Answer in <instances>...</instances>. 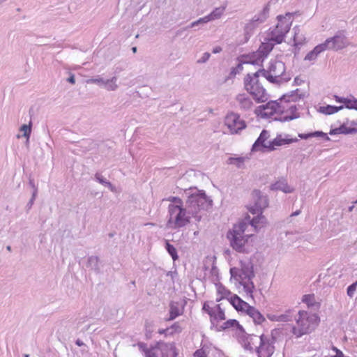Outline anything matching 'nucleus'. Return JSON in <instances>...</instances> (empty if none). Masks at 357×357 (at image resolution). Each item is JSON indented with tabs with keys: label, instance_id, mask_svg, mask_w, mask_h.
Here are the masks:
<instances>
[{
	"label": "nucleus",
	"instance_id": "obj_56",
	"mask_svg": "<svg viewBox=\"0 0 357 357\" xmlns=\"http://www.w3.org/2000/svg\"><path fill=\"white\" fill-rule=\"evenodd\" d=\"M331 357H344V354L342 353V351L337 350V353H336V355L331 356Z\"/></svg>",
	"mask_w": 357,
	"mask_h": 357
},
{
	"label": "nucleus",
	"instance_id": "obj_5",
	"mask_svg": "<svg viewBox=\"0 0 357 357\" xmlns=\"http://www.w3.org/2000/svg\"><path fill=\"white\" fill-rule=\"evenodd\" d=\"M296 320V326L292 327L291 332L296 337H300L314 330L318 325L319 317L315 314L299 311L298 317Z\"/></svg>",
	"mask_w": 357,
	"mask_h": 357
},
{
	"label": "nucleus",
	"instance_id": "obj_12",
	"mask_svg": "<svg viewBox=\"0 0 357 357\" xmlns=\"http://www.w3.org/2000/svg\"><path fill=\"white\" fill-rule=\"evenodd\" d=\"M280 99L275 101H270L265 105L259 107V115L264 119H271L279 121V111Z\"/></svg>",
	"mask_w": 357,
	"mask_h": 357
},
{
	"label": "nucleus",
	"instance_id": "obj_4",
	"mask_svg": "<svg viewBox=\"0 0 357 357\" xmlns=\"http://www.w3.org/2000/svg\"><path fill=\"white\" fill-rule=\"evenodd\" d=\"M261 76L269 82L282 84L291 79L289 73L286 72L284 63L279 60H271L266 69H260Z\"/></svg>",
	"mask_w": 357,
	"mask_h": 357
},
{
	"label": "nucleus",
	"instance_id": "obj_61",
	"mask_svg": "<svg viewBox=\"0 0 357 357\" xmlns=\"http://www.w3.org/2000/svg\"><path fill=\"white\" fill-rule=\"evenodd\" d=\"M354 208V206H349V207L348 211H349V212H351V211H353Z\"/></svg>",
	"mask_w": 357,
	"mask_h": 357
},
{
	"label": "nucleus",
	"instance_id": "obj_42",
	"mask_svg": "<svg viewBox=\"0 0 357 357\" xmlns=\"http://www.w3.org/2000/svg\"><path fill=\"white\" fill-rule=\"evenodd\" d=\"M208 22L206 16H204L203 17L199 18V20H197L196 21L191 22L189 25H188L187 26L183 28V30H187L188 29L194 28V27L199 26V25H203Z\"/></svg>",
	"mask_w": 357,
	"mask_h": 357
},
{
	"label": "nucleus",
	"instance_id": "obj_58",
	"mask_svg": "<svg viewBox=\"0 0 357 357\" xmlns=\"http://www.w3.org/2000/svg\"><path fill=\"white\" fill-rule=\"evenodd\" d=\"M75 344H76L77 346H79V347H81V346H82V345H84V342H83L81 340H79V339H77V340H76Z\"/></svg>",
	"mask_w": 357,
	"mask_h": 357
},
{
	"label": "nucleus",
	"instance_id": "obj_16",
	"mask_svg": "<svg viewBox=\"0 0 357 357\" xmlns=\"http://www.w3.org/2000/svg\"><path fill=\"white\" fill-rule=\"evenodd\" d=\"M298 141L297 138H289V135L279 134L273 140L268 141V151L276 150L277 146L289 144Z\"/></svg>",
	"mask_w": 357,
	"mask_h": 357
},
{
	"label": "nucleus",
	"instance_id": "obj_62",
	"mask_svg": "<svg viewBox=\"0 0 357 357\" xmlns=\"http://www.w3.org/2000/svg\"><path fill=\"white\" fill-rule=\"evenodd\" d=\"M332 349H333L334 351H335V353H337V350H339L337 347H334V346L332 347Z\"/></svg>",
	"mask_w": 357,
	"mask_h": 357
},
{
	"label": "nucleus",
	"instance_id": "obj_23",
	"mask_svg": "<svg viewBox=\"0 0 357 357\" xmlns=\"http://www.w3.org/2000/svg\"><path fill=\"white\" fill-rule=\"evenodd\" d=\"M273 190H280L285 193H291L294 191V188L289 186L285 180H280L271 185Z\"/></svg>",
	"mask_w": 357,
	"mask_h": 357
},
{
	"label": "nucleus",
	"instance_id": "obj_44",
	"mask_svg": "<svg viewBox=\"0 0 357 357\" xmlns=\"http://www.w3.org/2000/svg\"><path fill=\"white\" fill-rule=\"evenodd\" d=\"M99 259L96 256H91L88 258V264L90 267L95 270L98 269Z\"/></svg>",
	"mask_w": 357,
	"mask_h": 357
},
{
	"label": "nucleus",
	"instance_id": "obj_21",
	"mask_svg": "<svg viewBox=\"0 0 357 357\" xmlns=\"http://www.w3.org/2000/svg\"><path fill=\"white\" fill-rule=\"evenodd\" d=\"M305 98V93H303L300 89H297L295 91H291L289 93L284 94L280 100L286 102L288 104L294 103L303 100Z\"/></svg>",
	"mask_w": 357,
	"mask_h": 357
},
{
	"label": "nucleus",
	"instance_id": "obj_46",
	"mask_svg": "<svg viewBox=\"0 0 357 357\" xmlns=\"http://www.w3.org/2000/svg\"><path fill=\"white\" fill-rule=\"evenodd\" d=\"M291 311L288 310L284 314L279 315V321L287 322L292 319Z\"/></svg>",
	"mask_w": 357,
	"mask_h": 357
},
{
	"label": "nucleus",
	"instance_id": "obj_49",
	"mask_svg": "<svg viewBox=\"0 0 357 357\" xmlns=\"http://www.w3.org/2000/svg\"><path fill=\"white\" fill-rule=\"evenodd\" d=\"M168 201L173 202V205H181L183 206V201L181 199L177 197H169L167 199Z\"/></svg>",
	"mask_w": 357,
	"mask_h": 357
},
{
	"label": "nucleus",
	"instance_id": "obj_30",
	"mask_svg": "<svg viewBox=\"0 0 357 357\" xmlns=\"http://www.w3.org/2000/svg\"><path fill=\"white\" fill-rule=\"evenodd\" d=\"M294 32V43L295 46L303 45L305 41V37L301 33V29L298 26H295L293 29Z\"/></svg>",
	"mask_w": 357,
	"mask_h": 357
},
{
	"label": "nucleus",
	"instance_id": "obj_41",
	"mask_svg": "<svg viewBox=\"0 0 357 357\" xmlns=\"http://www.w3.org/2000/svg\"><path fill=\"white\" fill-rule=\"evenodd\" d=\"M165 248L167 252L171 255L174 261L176 260L178 258L176 249L174 248L173 245L170 244L167 241H166Z\"/></svg>",
	"mask_w": 357,
	"mask_h": 357
},
{
	"label": "nucleus",
	"instance_id": "obj_17",
	"mask_svg": "<svg viewBox=\"0 0 357 357\" xmlns=\"http://www.w3.org/2000/svg\"><path fill=\"white\" fill-rule=\"evenodd\" d=\"M253 195L257 199L255 201V204L249 207V211L252 214L261 213L262 211L268 206V199L266 196L261 195L258 190L254 191Z\"/></svg>",
	"mask_w": 357,
	"mask_h": 357
},
{
	"label": "nucleus",
	"instance_id": "obj_50",
	"mask_svg": "<svg viewBox=\"0 0 357 357\" xmlns=\"http://www.w3.org/2000/svg\"><path fill=\"white\" fill-rule=\"evenodd\" d=\"M211 54L208 52H205L203 54L202 56L197 60L198 63H206L210 58Z\"/></svg>",
	"mask_w": 357,
	"mask_h": 357
},
{
	"label": "nucleus",
	"instance_id": "obj_18",
	"mask_svg": "<svg viewBox=\"0 0 357 357\" xmlns=\"http://www.w3.org/2000/svg\"><path fill=\"white\" fill-rule=\"evenodd\" d=\"M245 89L252 95L253 98L257 102H264L266 100V90L259 83L254 86H250V84H247Z\"/></svg>",
	"mask_w": 357,
	"mask_h": 357
},
{
	"label": "nucleus",
	"instance_id": "obj_39",
	"mask_svg": "<svg viewBox=\"0 0 357 357\" xmlns=\"http://www.w3.org/2000/svg\"><path fill=\"white\" fill-rule=\"evenodd\" d=\"M181 314L180 310L177 305L172 303L169 309V317L168 320H174Z\"/></svg>",
	"mask_w": 357,
	"mask_h": 357
},
{
	"label": "nucleus",
	"instance_id": "obj_60",
	"mask_svg": "<svg viewBox=\"0 0 357 357\" xmlns=\"http://www.w3.org/2000/svg\"><path fill=\"white\" fill-rule=\"evenodd\" d=\"M301 213V211L300 210H297L296 211L294 212L291 216H296V215H298Z\"/></svg>",
	"mask_w": 357,
	"mask_h": 357
},
{
	"label": "nucleus",
	"instance_id": "obj_59",
	"mask_svg": "<svg viewBox=\"0 0 357 357\" xmlns=\"http://www.w3.org/2000/svg\"><path fill=\"white\" fill-rule=\"evenodd\" d=\"M29 184L35 190V189H37L36 185H35V183H34V181L33 179H30L29 180Z\"/></svg>",
	"mask_w": 357,
	"mask_h": 357
},
{
	"label": "nucleus",
	"instance_id": "obj_37",
	"mask_svg": "<svg viewBox=\"0 0 357 357\" xmlns=\"http://www.w3.org/2000/svg\"><path fill=\"white\" fill-rule=\"evenodd\" d=\"M234 327H236L241 332H243L244 331L243 326H241L236 319H229L222 326L224 330Z\"/></svg>",
	"mask_w": 357,
	"mask_h": 357
},
{
	"label": "nucleus",
	"instance_id": "obj_36",
	"mask_svg": "<svg viewBox=\"0 0 357 357\" xmlns=\"http://www.w3.org/2000/svg\"><path fill=\"white\" fill-rule=\"evenodd\" d=\"M217 292L220 295V298H217L216 301H219L224 298H227L231 293L226 289L222 284H216Z\"/></svg>",
	"mask_w": 357,
	"mask_h": 357
},
{
	"label": "nucleus",
	"instance_id": "obj_31",
	"mask_svg": "<svg viewBox=\"0 0 357 357\" xmlns=\"http://www.w3.org/2000/svg\"><path fill=\"white\" fill-rule=\"evenodd\" d=\"M298 137L303 139H307L311 137H324L326 140L329 139V137L327 136V134L322 131H315L309 133H300L298 134Z\"/></svg>",
	"mask_w": 357,
	"mask_h": 357
},
{
	"label": "nucleus",
	"instance_id": "obj_20",
	"mask_svg": "<svg viewBox=\"0 0 357 357\" xmlns=\"http://www.w3.org/2000/svg\"><path fill=\"white\" fill-rule=\"evenodd\" d=\"M235 101L237 107L244 111H248L252 109L253 102L250 96L245 93H239L236 96Z\"/></svg>",
	"mask_w": 357,
	"mask_h": 357
},
{
	"label": "nucleus",
	"instance_id": "obj_43",
	"mask_svg": "<svg viewBox=\"0 0 357 357\" xmlns=\"http://www.w3.org/2000/svg\"><path fill=\"white\" fill-rule=\"evenodd\" d=\"M243 61L241 63H238L236 66L232 67L231 68L230 73H229V78L234 77L237 74L241 73L243 71Z\"/></svg>",
	"mask_w": 357,
	"mask_h": 357
},
{
	"label": "nucleus",
	"instance_id": "obj_13",
	"mask_svg": "<svg viewBox=\"0 0 357 357\" xmlns=\"http://www.w3.org/2000/svg\"><path fill=\"white\" fill-rule=\"evenodd\" d=\"M225 124L231 134H238L246 128V123L240 115L235 112L229 113L225 119Z\"/></svg>",
	"mask_w": 357,
	"mask_h": 357
},
{
	"label": "nucleus",
	"instance_id": "obj_9",
	"mask_svg": "<svg viewBox=\"0 0 357 357\" xmlns=\"http://www.w3.org/2000/svg\"><path fill=\"white\" fill-rule=\"evenodd\" d=\"M138 345L145 351L146 357H151L149 355L151 353L155 357H176L177 356L174 344L159 342L151 349H145V344L143 343H139Z\"/></svg>",
	"mask_w": 357,
	"mask_h": 357
},
{
	"label": "nucleus",
	"instance_id": "obj_24",
	"mask_svg": "<svg viewBox=\"0 0 357 357\" xmlns=\"http://www.w3.org/2000/svg\"><path fill=\"white\" fill-rule=\"evenodd\" d=\"M325 50H326L325 45H323V43L319 44L308 52L304 59L305 61H314L317 59L318 55Z\"/></svg>",
	"mask_w": 357,
	"mask_h": 357
},
{
	"label": "nucleus",
	"instance_id": "obj_48",
	"mask_svg": "<svg viewBox=\"0 0 357 357\" xmlns=\"http://www.w3.org/2000/svg\"><path fill=\"white\" fill-rule=\"evenodd\" d=\"M21 131H22L24 132L23 135L24 137H29V135H30V133H31V126H27L26 124H24L22 126L21 128H20Z\"/></svg>",
	"mask_w": 357,
	"mask_h": 357
},
{
	"label": "nucleus",
	"instance_id": "obj_40",
	"mask_svg": "<svg viewBox=\"0 0 357 357\" xmlns=\"http://www.w3.org/2000/svg\"><path fill=\"white\" fill-rule=\"evenodd\" d=\"M205 275H207V271L210 273V279L212 281H217L218 280V269L213 263L212 267L210 269L205 268Z\"/></svg>",
	"mask_w": 357,
	"mask_h": 357
},
{
	"label": "nucleus",
	"instance_id": "obj_29",
	"mask_svg": "<svg viewBox=\"0 0 357 357\" xmlns=\"http://www.w3.org/2000/svg\"><path fill=\"white\" fill-rule=\"evenodd\" d=\"M261 76L260 70L253 74H248L244 78V87H246L247 84H250V86H255L259 84V77Z\"/></svg>",
	"mask_w": 357,
	"mask_h": 357
},
{
	"label": "nucleus",
	"instance_id": "obj_33",
	"mask_svg": "<svg viewBox=\"0 0 357 357\" xmlns=\"http://www.w3.org/2000/svg\"><path fill=\"white\" fill-rule=\"evenodd\" d=\"M343 108H344V106L337 107V106H333V105H327V106L321 107L319 109V111H320V112H321L324 114L330 115V114H335V113L339 112L340 110H342Z\"/></svg>",
	"mask_w": 357,
	"mask_h": 357
},
{
	"label": "nucleus",
	"instance_id": "obj_7",
	"mask_svg": "<svg viewBox=\"0 0 357 357\" xmlns=\"http://www.w3.org/2000/svg\"><path fill=\"white\" fill-rule=\"evenodd\" d=\"M228 301L237 311L245 312L249 315L255 324H260L264 321V317L258 310L250 306L237 295L231 296L230 298H228Z\"/></svg>",
	"mask_w": 357,
	"mask_h": 357
},
{
	"label": "nucleus",
	"instance_id": "obj_15",
	"mask_svg": "<svg viewBox=\"0 0 357 357\" xmlns=\"http://www.w3.org/2000/svg\"><path fill=\"white\" fill-rule=\"evenodd\" d=\"M326 50H342L348 45L347 37L342 33H338L333 37L329 38L323 43Z\"/></svg>",
	"mask_w": 357,
	"mask_h": 357
},
{
	"label": "nucleus",
	"instance_id": "obj_63",
	"mask_svg": "<svg viewBox=\"0 0 357 357\" xmlns=\"http://www.w3.org/2000/svg\"><path fill=\"white\" fill-rule=\"evenodd\" d=\"M132 52H133L134 53H135V52H137V47H133L132 48Z\"/></svg>",
	"mask_w": 357,
	"mask_h": 357
},
{
	"label": "nucleus",
	"instance_id": "obj_22",
	"mask_svg": "<svg viewBox=\"0 0 357 357\" xmlns=\"http://www.w3.org/2000/svg\"><path fill=\"white\" fill-rule=\"evenodd\" d=\"M333 98L337 102H341L344 104V108L349 109H354L357 111V98L353 96H350L349 98L340 97L337 95H334Z\"/></svg>",
	"mask_w": 357,
	"mask_h": 357
},
{
	"label": "nucleus",
	"instance_id": "obj_55",
	"mask_svg": "<svg viewBox=\"0 0 357 357\" xmlns=\"http://www.w3.org/2000/svg\"><path fill=\"white\" fill-rule=\"evenodd\" d=\"M36 194H37V189H35V190H33V195H32V197L29 202V204L31 206L33 203V200L35 199V197L36 196Z\"/></svg>",
	"mask_w": 357,
	"mask_h": 357
},
{
	"label": "nucleus",
	"instance_id": "obj_38",
	"mask_svg": "<svg viewBox=\"0 0 357 357\" xmlns=\"http://www.w3.org/2000/svg\"><path fill=\"white\" fill-rule=\"evenodd\" d=\"M216 321H222L225 319V315L223 310L220 307V305H217L214 307L213 317H211Z\"/></svg>",
	"mask_w": 357,
	"mask_h": 357
},
{
	"label": "nucleus",
	"instance_id": "obj_14",
	"mask_svg": "<svg viewBox=\"0 0 357 357\" xmlns=\"http://www.w3.org/2000/svg\"><path fill=\"white\" fill-rule=\"evenodd\" d=\"M117 81L118 78L116 76L109 79H105L100 76H97L96 77L89 79L86 82L87 84H97L108 91H114L119 89Z\"/></svg>",
	"mask_w": 357,
	"mask_h": 357
},
{
	"label": "nucleus",
	"instance_id": "obj_26",
	"mask_svg": "<svg viewBox=\"0 0 357 357\" xmlns=\"http://www.w3.org/2000/svg\"><path fill=\"white\" fill-rule=\"evenodd\" d=\"M257 217H255L250 221V225H248V227L250 226L253 227L255 231H257L260 228L264 227L266 224V218L261 215V213H259Z\"/></svg>",
	"mask_w": 357,
	"mask_h": 357
},
{
	"label": "nucleus",
	"instance_id": "obj_47",
	"mask_svg": "<svg viewBox=\"0 0 357 357\" xmlns=\"http://www.w3.org/2000/svg\"><path fill=\"white\" fill-rule=\"evenodd\" d=\"M357 288V280L347 287V294L349 298H353Z\"/></svg>",
	"mask_w": 357,
	"mask_h": 357
},
{
	"label": "nucleus",
	"instance_id": "obj_10",
	"mask_svg": "<svg viewBox=\"0 0 357 357\" xmlns=\"http://www.w3.org/2000/svg\"><path fill=\"white\" fill-rule=\"evenodd\" d=\"M297 110L298 108L296 104H288L280 100L279 121L286 122L299 118L300 114Z\"/></svg>",
	"mask_w": 357,
	"mask_h": 357
},
{
	"label": "nucleus",
	"instance_id": "obj_34",
	"mask_svg": "<svg viewBox=\"0 0 357 357\" xmlns=\"http://www.w3.org/2000/svg\"><path fill=\"white\" fill-rule=\"evenodd\" d=\"M95 179L100 184L107 187L111 191H112V192L115 191V187L109 181H108L105 178H104L103 176L100 173H99V172L96 173Z\"/></svg>",
	"mask_w": 357,
	"mask_h": 357
},
{
	"label": "nucleus",
	"instance_id": "obj_8",
	"mask_svg": "<svg viewBox=\"0 0 357 357\" xmlns=\"http://www.w3.org/2000/svg\"><path fill=\"white\" fill-rule=\"evenodd\" d=\"M274 43L270 41H264L256 52L243 56V63L253 65L261 64L272 51Z\"/></svg>",
	"mask_w": 357,
	"mask_h": 357
},
{
	"label": "nucleus",
	"instance_id": "obj_54",
	"mask_svg": "<svg viewBox=\"0 0 357 357\" xmlns=\"http://www.w3.org/2000/svg\"><path fill=\"white\" fill-rule=\"evenodd\" d=\"M68 82L73 84L75 83V78L73 74H71L70 77L68 78Z\"/></svg>",
	"mask_w": 357,
	"mask_h": 357
},
{
	"label": "nucleus",
	"instance_id": "obj_52",
	"mask_svg": "<svg viewBox=\"0 0 357 357\" xmlns=\"http://www.w3.org/2000/svg\"><path fill=\"white\" fill-rule=\"evenodd\" d=\"M203 310L206 311L211 317H213L214 307L211 308L207 303H205L203 305Z\"/></svg>",
	"mask_w": 357,
	"mask_h": 357
},
{
	"label": "nucleus",
	"instance_id": "obj_45",
	"mask_svg": "<svg viewBox=\"0 0 357 357\" xmlns=\"http://www.w3.org/2000/svg\"><path fill=\"white\" fill-rule=\"evenodd\" d=\"M303 302L306 303L308 306H313L315 303L314 295H305L302 299Z\"/></svg>",
	"mask_w": 357,
	"mask_h": 357
},
{
	"label": "nucleus",
	"instance_id": "obj_3",
	"mask_svg": "<svg viewBox=\"0 0 357 357\" xmlns=\"http://www.w3.org/2000/svg\"><path fill=\"white\" fill-rule=\"evenodd\" d=\"M248 227V224L247 222H240L235 225L233 229L227 233V236L229 240L231 246L238 252L248 251L249 239L252 237V234H245Z\"/></svg>",
	"mask_w": 357,
	"mask_h": 357
},
{
	"label": "nucleus",
	"instance_id": "obj_25",
	"mask_svg": "<svg viewBox=\"0 0 357 357\" xmlns=\"http://www.w3.org/2000/svg\"><path fill=\"white\" fill-rule=\"evenodd\" d=\"M259 337L257 335H242L239 338V342L241 343L242 346L244 347V349L247 350H252L253 347L252 344H254V340H257Z\"/></svg>",
	"mask_w": 357,
	"mask_h": 357
},
{
	"label": "nucleus",
	"instance_id": "obj_19",
	"mask_svg": "<svg viewBox=\"0 0 357 357\" xmlns=\"http://www.w3.org/2000/svg\"><path fill=\"white\" fill-rule=\"evenodd\" d=\"M269 137V132L266 130H263L252 145V151H264V150L268 151V141L267 140Z\"/></svg>",
	"mask_w": 357,
	"mask_h": 357
},
{
	"label": "nucleus",
	"instance_id": "obj_6",
	"mask_svg": "<svg viewBox=\"0 0 357 357\" xmlns=\"http://www.w3.org/2000/svg\"><path fill=\"white\" fill-rule=\"evenodd\" d=\"M292 13H288L285 16L278 17V23L276 26L271 31L268 37L264 41H270L272 43H281L285 35L289 32L293 21Z\"/></svg>",
	"mask_w": 357,
	"mask_h": 357
},
{
	"label": "nucleus",
	"instance_id": "obj_57",
	"mask_svg": "<svg viewBox=\"0 0 357 357\" xmlns=\"http://www.w3.org/2000/svg\"><path fill=\"white\" fill-rule=\"evenodd\" d=\"M222 49L221 47H215L213 50V53L214 54H217V53H219L220 52H221Z\"/></svg>",
	"mask_w": 357,
	"mask_h": 357
},
{
	"label": "nucleus",
	"instance_id": "obj_27",
	"mask_svg": "<svg viewBox=\"0 0 357 357\" xmlns=\"http://www.w3.org/2000/svg\"><path fill=\"white\" fill-rule=\"evenodd\" d=\"M269 10H270V8H269L268 5H266V6H264L263 10L259 13H258L257 15H255L253 17V18L252 20V24H255V23L259 24V23L264 22L268 16Z\"/></svg>",
	"mask_w": 357,
	"mask_h": 357
},
{
	"label": "nucleus",
	"instance_id": "obj_53",
	"mask_svg": "<svg viewBox=\"0 0 357 357\" xmlns=\"http://www.w3.org/2000/svg\"><path fill=\"white\" fill-rule=\"evenodd\" d=\"M267 317L271 321H279V315H277V314H268Z\"/></svg>",
	"mask_w": 357,
	"mask_h": 357
},
{
	"label": "nucleus",
	"instance_id": "obj_2",
	"mask_svg": "<svg viewBox=\"0 0 357 357\" xmlns=\"http://www.w3.org/2000/svg\"><path fill=\"white\" fill-rule=\"evenodd\" d=\"M231 280H234L236 284L242 287L245 298L253 299V291L255 285L252 279L255 277L253 266L250 261H241L240 268L233 267L230 268Z\"/></svg>",
	"mask_w": 357,
	"mask_h": 357
},
{
	"label": "nucleus",
	"instance_id": "obj_11",
	"mask_svg": "<svg viewBox=\"0 0 357 357\" xmlns=\"http://www.w3.org/2000/svg\"><path fill=\"white\" fill-rule=\"evenodd\" d=\"M259 339V346L256 347L258 357H271L275 351V338L261 335Z\"/></svg>",
	"mask_w": 357,
	"mask_h": 357
},
{
	"label": "nucleus",
	"instance_id": "obj_32",
	"mask_svg": "<svg viewBox=\"0 0 357 357\" xmlns=\"http://www.w3.org/2000/svg\"><path fill=\"white\" fill-rule=\"evenodd\" d=\"M225 7H219L215 8L210 14L206 15L208 22H211L219 19L225 12Z\"/></svg>",
	"mask_w": 357,
	"mask_h": 357
},
{
	"label": "nucleus",
	"instance_id": "obj_35",
	"mask_svg": "<svg viewBox=\"0 0 357 357\" xmlns=\"http://www.w3.org/2000/svg\"><path fill=\"white\" fill-rule=\"evenodd\" d=\"M247 159L248 158L246 157H230L227 160V164L234 165L238 168H242L243 167L244 163Z\"/></svg>",
	"mask_w": 357,
	"mask_h": 357
},
{
	"label": "nucleus",
	"instance_id": "obj_1",
	"mask_svg": "<svg viewBox=\"0 0 357 357\" xmlns=\"http://www.w3.org/2000/svg\"><path fill=\"white\" fill-rule=\"evenodd\" d=\"M211 200L203 191H196L188 196L185 206L183 205L168 206V220L167 227L172 229H178L186 226L190 221L191 217L200 221L201 216L198 213L211 206Z\"/></svg>",
	"mask_w": 357,
	"mask_h": 357
},
{
	"label": "nucleus",
	"instance_id": "obj_28",
	"mask_svg": "<svg viewBox=\"0 0 357 357\" xmlns=\"http://www.w3.org/2000/svg\"><path fill=\"white\" fill-rule=\"evenodd\" d=\"M357 133V128L347 127L345 124L340 126L339 128L333 129L330 131V135L337 134H353Z\"/></svg>",
	"mask_w": 357,
	"mask_h": 357
},
{
	"label": "nucleus",
	"instance_id": "obj_64",
	"mask_svg": "<svg viewBox=\"0 0 357 357\" xmlns=\"http://www.w3.org/2000/svg\"><path fill=\"white\" fill-rule=\"evenodd\" d=\"M6 249H7V250H8V251H11V247H10V245H8V246L6 247Z\"/></svg>",
	"mask_w": 357,
	"mask_h": 357
},
{
	"label": "nucleus",
	"instance_id": "obj_51",
	"mask_svg": "<svg viewBox=\"0 0 357 357\" xmlns=\"http://www.w3.org/2000/svg\"><path fill=\"white\" fill-rule=\"evenodd\" d=\"M194 357H206L207 354L205 350L200 349H197L193 354Z\"/></svg>",
	"mask_w": 357,
	"mask_h": 357
}]
</instances>
